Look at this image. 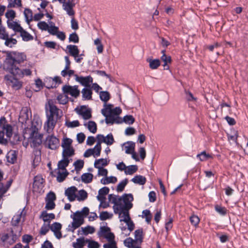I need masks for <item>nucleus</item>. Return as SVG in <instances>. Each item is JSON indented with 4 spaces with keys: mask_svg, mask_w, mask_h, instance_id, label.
<instances>
[{
    "mask_svg": "<svg viewBox=\"0 0 248 248\" xmlns=\"http://www.w3.org/2000/svg\"><path fill=\"white\" fill-rule=\"evenodd\" d=\"M110 202L114 204L113 209L115 214H117L119 211L129 210L132 206L131 202L133 200L132 194H125L123 197L115 195H110L108 196Z\"/></svg>",
    "mask_w": 248,
    "mask_h": 248,
    "instance_id": "1",
    "label": "nucleus"
},
{
    "mask_svg": "<svg viewBox=\"0 0 248 248\" xmlns=\"http://www.w3.org/2000/svg\"><path fill=\"white\" fill-rule=\"evenodd\" d=\"M121 112L122 109L120 107L113 108V106L110 104H105L104 108L102 109V113L106 116V122L108 124H122V118L119 116Z\"/></svg>",
    "mask_w": 248,
    "mask_h": 248,
    "instance_id": "2",
    "label": "nucleus"
},
{
    "mask_svg": "<svg viewBox=\"0 0 248 248\" xmlns=\"http://www.w3.org/2000/svg\"><path fill=\"white\" fill-rule=\"evenodd\" d=\"M4 61L5 66H12L15 64H20L26 60L27 56L22 52L16 51H7Z\"/></svg>",
    "mask_w": 248,
    "mask_h": 248,
    "instance_id": "3",
    "label": "nucleus"
},
{
    "mask_svg": "<svg viewBox=\"0 0 248 248\" xmlns=\"http://www.w3.org/2000/svg\"><path fill=\"white\" fill-rule=\"evenodd\" d=\"M21 230V227H18V234H17L16 232H15L13 229L2 233L0 237V240L3 246L5 247L8 248L15 243L18 237L20 235Z\"/></svg>",
    "mask_w": 248,
    "mask_h": 248,
    "instance_id": "4",
    "label": "nucleus"
},
{
    "mask_svg": "<svg viewBox=\"0 0 248 248\" xmlns=\"http://www.w3.org/2000/svg\"><path fill=\"white\" fill-rule=\"evenodd\" d=\"M46 117L52 116L53 118L57 120L61 117L62 111L59 109L53 103L51 100H48L46 104Z\"/></svg>",
    "mask_w": 248,
    "mask_h": 248,
    "instance_id": "5",
    "label": "nucleus"
},
{
    "mask_svg": "<svg viewBox=\"0 0 248 248\" xmlns=\"http://www.w3.org/2000/svg\"><path fill=\"white\" fill-rule=\"evenodd\" d=\"M0 126L2 129V131H0V136H1V134H4L5 133L7 138H10L12 135V127L11 125L6 124V119L4 117L0 119ZM6 139L0 137V143H5L6 142Z\"/></svg>",
    "mask_w": 248,
    "mask_h": 248,
    "instance_id": "6",
    "label": "nucleus"
},
{
    "mask_svg": "<svg viewBox=\"0 0 248 248\" xmlns=\"http://www.w3.org/2000/svg\"><path fill=\"white\" fill-rule=\"evenodd\" d=\"M72 140L65 138L62 140V157L69 158L74 155V149L72 146Z\"/></svg>",
    "mask_w": 248,
    "mask_h": 248,
    "instance_id": "7",
    "label": "nucleus"
},
{
    "mask_svg": "<svg viewBox=\"0 0 248 248\" xmlns=\"http://www.w3.org/2000/svg\"><path fill=\"white\" fill-rule=\"evenodd\" d=\"M4 80L6 84L14 90H18L22 87L23 82L13 76V75H5L4 77Z\"/></svg>",
    "mask_w": 248,
    "mask_h": 248,
    "instance_id": "8",
    "label": "nucleus"
},
{
    "mask_svg": "<svg viewBox=\"0 0 248 248\" xmlns=\"http://www.w3.org/2000/svg\"><path fill=\"white\" fill-rule=\"evenodd\" d=\"M128 210L121 211H119V213L118 214H119L120 221L125 222L129 231L131 232L134 229V224L130 218Z\"/></svg>",
    "mask_w": 248,
    "mask_h": 248,
    "instance_id": "9",
    "label": "nucleus"
},
{
    "mask_svg": "<svg viewBox=\"0 0 248 248\" xmlns=\"http://www.w3.org/2000/svg\"><path fill=\"white\" fill-rule=\"evenodd\" d=\"M135 143L129 141L124 143L123 144V150L127 154H131L132 158L136 161H139L140 158L135 151Z\"/></svg>",
    "mask_w": 248,
    "mask_h": 248,
    "instance_id": "10",
    "label": "nucleus"
},
{
    "mask_svg": "<svg viewBox=\"0 0 248 248\" xmlns=\"http://www.w3.org/2000/svg\"><path fill=\"white\" fill-rule=\"evenodd\" d=\"M37 26L40 30L47 31L50 34L53 35L58 29V27L56 26L53 22H49L47 24L45 21H40L38 23Z\"/></svg>",
    "mask_w": 248,
    "mask_h": 248,
    "instance_id": "11",
    "label": "nucleus"
},
{
    "mask_svg": "<svg viewBox=\"0 0 248 248\" xmlns=\"http://www.w3.org/2000/svg\"><path fill=\"white\" fill-rule=\"evenodd\" d=\"M57 120V118H53L52 116H47V117H46V121L44 124V129L45 131L48 134L52 133Z\"/></svg>",
    "mask_w": 248,
    "mask_h": 248,
    "instance_id": "12",
    "label": "nucleus"
},
{
    "mask_svg": "<svg viewBox=\"0 0 248 248\" xmlns=\"http://www.w3.org/2000/svg\"><path fill=\"white\" fill-rule=\"evenodd\" d=\"M26 214L24 209H21L13 216L11 223L13 226H17L24 221Z\"/></svg>",
    "mask_w": 248,
    "mask_h": 248,
    "instance_id": "13",
    "label": "nucleus"
},
{
    "mask_svg": "<svg viewBox=\"0 0 248 248\" xmlns=\"http://www.w3.org/2000/svg\"><path fill=\"white\" fill-rule=\"evenodd\" d=\"M46 145L51 150H56L59 147L60 141L53 135L48 136L45 141Z\"/></svg>",
    "mask_w": 248,
    "mask_h": 248,
    "instance_id": "14",
    "label": "nucleus"
},
{
    "mask_svg": "<svg viewBox=\"0 0 248 248\" xmlns=\"http://www.w3.org/2000/svg\"><path fill=\"white\" fill-rule=\"evenodd\" d=\"M56 199V197L55 193L53 192H49L46 198V206L45 208L48 210H51L55 208V201Z\"/></svg>",
    "mask_w": 248,
    "mask_h": 248,
    "instance_id": "15",
    "label": "nucleus"
},
{
    "mask_svg": "<svg viewBox=\"0 0 248 248\" xmlns=\"http://www.w3.org/2000/svg\"><path fill=\"white\" fill-rule=\"evenodd\" d=\"M96 139L100 145L102 143H105L108 145H111L114 142L113 135L111 134H109L106 136L101 134H98L96 137Z\"/></svg>",
    "mask_w": 248,
    "mask_h": 248,
    "instance_id": "16",
    "label": "nucleus"
},
{
    "mask_svg": "<svg viewBox=\"0 0 248 248\" xmlns=\"http://www.w3.org/2000/svg\"><path fill=\"white\" fill-rule=\"evenodd\" d=\"M75 0H68L65 3L62 4L63 9L66 12L67 14L73 16L75 15V11L73 8L75 6Z\"/></svg>",
    "mask_w": 248,
    "mask_h": 248,
    "instance_id": "17",
    "label": "nucleus"
},
{
    "mask_svg": "<svg viewBox=\"0 0 248 248\" xmlns=\"http://www.w3.org/2000/svg\"><path fill=\"white\" fill-rule=\"evenodd\" d=\"M43 134H40L38 131H32L30 140L34 146H37L40 145L42 142Z\"/></svg>",
    "mask_w": 248,
    "mask_h": 248,
    "instance_id": "18",
    "label": "nucleus"
},
{
    "mask_svg": "<svg viewBox=\"0 0 248 248\" xmlns=\"http://www.w3.org/2000/svg\"><path fill=\"white\" fill-rule=\"evenodd\" d=\"M75 78L76 81L86 87H90L91 84L93 82V78L90 76L87 77H79L77 75H75Z\"/></svg>",
    "mask_w": 248,
    "mask_h": 248,
    "instance_id": "19",
    "label": "nucleus"
},
{
    "mask_svg": "<svg viewBox=\"0 0 248 248\" xmlns=\"http://www.w3.org/2000/svg\"><path fill=\"white\" fill-rule=\"evenodd\" d=\"M63 92L65 94H69L74 97H77L80 93L77 86H64L62 88Z\"/></svg>",
    "mask_w": 248,
    "mask_h": 248,
    "instance_id": "20",
    "label": "nucleus"
},
{
    "mask_svg": "<svg viewBox=\"0 0 248 248\" xmlns=\"http://www.w3.org/2000/svg\"><path fill=\"white\" fill-rule=\"evenodd\" d=\"M44 179L42 176L37 175L34 178L33 184V190L36 192H41L43 186Z\"/></svg>",
    "mask_w": 248,
    "mask_h": 248,
    "instance_id": "21",
    "label": "nucleus"
},
{
    "mask_svg": "<svg viewBox=\"0 0 248 248\" xmlns=\"http://www.w3.org/2000/svg\"><path fill=\"white\" fill-rule=\"evenodd\" d=\"M72 218V228L73 231L78 228L84 223V218L79 213H75L73 215Z\"/></svg>",
    "mask_w": 248,
    "mask_h": 248,
    "instance_id": "22",
    "label": "nucleus"
},
{
    "mask_svg": "<svg viewBox=\"0 0 248 248\" xmlns=\"http://www.w3.org/2000/svg\"><path fill=\"white\" fill-rule=\"evenodd\" d=\"M77 191V188L75 186H71L65 190V195L67 197L70 201L72 202L76 199Z\"/></svg>",
    "mask_w": 248,
    "mask_h": 248,
    "instance_id": "23",
    "label": "nucleus"
},
{
    "mask_svg": "<svg viewBox=\"0 0 248 248\" xmlns=\"http://www.w3.org/2000/svg\"><path fill=\"white\" fill-rule=\"evenodd\" d=\"M61 229L62 225L58 222H55L50 226L51 230L54 232L55 236L58 239H60L62 237L61 232Z\"/></svg>",
    "mask_w": 248,
    "mask_h": 248,
    "instance_id": "24",
    "label": "nucleus"
},
{
    "mask_svg": "<svg viewBox=\"0 0 248 248\" xmlns=\"http://www.w3.org/2000/svg\"><path fill=\"white\" fill-rule=\"evenodd\" d=\"M7 68L10 70V75H13V76L16 77V76L19 78H23V74L22 73V69H20L16 65L12 66H6Z\"/></svg>",
    "mask_w": 248,
    "mask_h": 248,
    "instance_id": "25",
    "label": "nucleus"
},
{
    "mask_svg": "<svg viewBox=\"0 0 248 248\" xmlns=\"http://www.w3.org/2000/svg\"><path fill=\"white\" fill-rule=\"evenodd\" d=\"M55 172L57 174V180L59 182H62L66 178L68 174L66 170L56 169Z\"/></svg>",
    "mask_w": 248,
    "mask_h": 248,
    "instance_id": "26",
    "label": "nucleus"
},
{
    "mask_svg": "<svg viewBox=\"0 0 248 248\" xmlns=\"http://www.w3.org/2000/svg\"><path fill=\"white\" fill-rule=\"evenodd\" d=\"M84 120H88L92 117L91 111L86 108H81L78 112Z\"/></svg>",
    "mask_w": 248,
    "mask_h": 248,
    "instance_id": "27",
    "label": "nucleus"
},
{
    "mask_svg": "<svg viewBox=\"0 0 248 248\" xmlns=\"http://www.w3.org/2000/svg\"><path fill=\"white\" fill-rule=\"evenodd\" d=\"M7 24L9 29L13 30L16 32H19L23 28L20 24L15 21L7 22Z\"/></svg>",
    "mask_w": 248,
    "mask_h": 248,
    "instance_id": "28",
    "label": "nucleus"
},
{
    "mask_svg": "<svg viewBox=\"0 0 248 248\" xmlns=\"http://www.w3.org/2000/svg\"><path fill=\"white\" fill-rule=\"evenodd\" d=\"M109 162V161L106 158L96 159L94 161V167L96 169L104 168L108 164Z\"/></svg>",
    "mask_w": 248,
    "mask_h": 248,
    "instance_id": "29",
    "label": "nucleus"
},
{
    "mask_svg": "<svg viewBox=\"0 0 248 248\" xmlns=\"http://www.w3.org/2000/svg\"><path fill=\"white\" fill-rule=\"evenodd\" d=\"M117 181V178L116 177L113 176H108V175L106 177H103L100 180L101 183L103 185L115 184Z\"/></svg>",
    "mask_w": 248,
    "mask_h": 248,
    "instance_id": "30",
    "label": "nucleus"
},
{
    "mask_svg": "<svg viewBox=\"0 0 248 248\" xmlns=\"http://www.w3.org/2000/svg\"><path fill=\"white\" fill-rule=\"evenodd\" d=\"M84 126L88 128L90 132L94 134L97 131V125L96 123L92 121L88 122H85L83 124Z\"/></svg>",
    "mask_w": 248,
    "mask_h": 248,
    "instance_id": "31",
    "label": "nucleus"
},
{
    "mask_svg": "<svg viewBox=\"0 0 248 248\" xmlns=\"http://www.w3.org/2000/svg\"><path fill=\"white\" fill-rule=\"evenodd\" d=\"M88 239H85L84 238H80L76 239V242L72 243L74 248H82L87 243Z\"/></svg>",
    "mask_w": 248,
    "mask_h": 248,
    "instance_id": "32",
    "label": "nucleus"
},
{
    "mask_svg": "<svg viewBox=\"0 0 248 248\" xmlns=\"http://www.w3.org/2000/svg\"><path fill=\"white\" fill-rule=\"evenodd\" d=\"M131 181L134 184L143 185L146 182V179L142 175H137L131 179Z\"/></svg>",
    "mask_w": 248,
    "mask_h": 248,
    "instance_id": "33",
    "label": "nucleus"
},
{
    "mask_svg": "<svg viewBox=\"0 0 248 248\" xmlns=\"http://www.w3.org/2000/svg\"><path fill=\"white\" fill-rule=\"evenodd\" d=\"M67 48L69 51L70 55L73 57H78L79 53V50L77 46L75 45H68Z\"/></svg>",
    "mask_w": 248,
    "mask_h": 248,
    "instance_id": "34",
    "label": "nucleus"
},
{
    "mask_svg": "<svg viewBox=\"0 0 248 248\" xmlns=\"http://www.w3.org/2000/svg\"><path fill=\"white\" fill-rule=\"evenodd\" d=\"M165 51L162 50V56L161 57V60L162 62H164L163 66L165 69H168L169 67L168 66V63H170L171 62V57L170 56H167L165 53Z\"/></svg>",
    "mask_w": 248,
    "mask_h": 248,
    "instance_id": "35",
    "label": "nucleus"
},
{
    "mask_svg": "<svg viewBox=\"0 0 248 248\" xmlns=\"http://www.w3.org/2000/svg\"><path fill=\"white\" fill-rule=\"evenodd\" d=\"M40 217L42 218L44 222H47L49 223L51 220L55 218V215L53 213L48 214L46 211H43Z\"/></svg>",
    "mask_w": 248,
    "mask_h": 248,
    "instance_id": "36",
    "label": "nucleus"
},
{
    "mask_svg": "<svg viewBox=\"0 0 248 248\" xmlns=\"http://www.w3.org/2000/svg\"><path fill=\"white\" fill-rule=\"evenodd\" d=\"M70 159L69 158L62 157V159L58 162L57 169L61 170H66V167L68 165Z\"/></svg>",
    "mask_w": 248,
    "mask_h": 248,
    "instance_id": "37",
    "label": "nucleus"
},
{
    "mask_svg": "<svg viewBox=\"0 0 248 248\" xmlns=\"http://www.w3.org/2000/svg\"><path fill=\"white\" fill-rule=\"evenodd\" d=\"M81 93L84 100H91L92 91L91 89L84 88L81 91Z\"/></svg>",
    "mask_w": 248,
    "mask_h": 248,
    "instance_id": "38",
    "label": "nucleus"
},
{
    "mask_svg": "<svg viewBox=\"0 0 248 248\" xmlns=\"http://www.w3.org/2000/svg\"><path fill=\"white\" fill-rule=\"evenodd\" d=\"M42 121L39 118L34 119L32 123V131H38L42 127Z\"/></svg>",
    "mask_w": 248,
    "mask_h": 248,
    "instance_id": "39",
    "label": "nucleus"
},
{
    "mask_svg": "<svg viewBox=\"0 0 248 248\" xmlns=\"http://www.w3.org/2000/svg\"><path fill=\"white\" fill-rule=\"evenodd\" d=\"M4 40L5 41L4 45L10 48L14 47L17 42L16 39L12 38V36L11 37H9V35Z\"/></svg>",
    "mask_w": 248,
    "mask_h": 248,
    "instance_id": "40",
    "label": "nucleus"
},
{
    "mask_svg": "<svg viewBox=\"0 0 248 248\" xmlns=\"http://www.w3.org/2000/svg\"><path fill=\"white\" fill-rule=\"evenodd\" d=\"M197 157L201 161H205L213 158V156L211 154L207 153L205 151H203L197 155Z\"/></svg>",
    "mask_w": 248,
    "mask_h": 248,
    "instance_id": "41",
    "label": "nucleus"
},
{
    "mask_svg": "<svg viewBox=\"0 0 248 248\" xmlns=\"http://www.w3.org/2000/svg\"><path fill=\"white\" fill-rule=\"evenodd\" d=\"M24 15L26 19V21L29 24L30 22L33 20V14L32 11L28 8H26L24 11Z\"/></svg>",
    "mask_w": 248,
    "mask_h": 248,
    "instance_id": "42",
    "label": "nucleus"
},
{
    "mask_svg": "<svg viewBox=\"0 0 248 248\" xmlns=\"http://www.w3.org/2000/svg\"><path fill=\"white\" fill-rule=\"evenodd\" d=\"M137 244L135 240L130 237L126 238L124 241V246L128 248H137L138 247L136 246Z\"/></svg>",
    "mask_w": 248,
    "mask_h": 248,
    "instance_id": "43",
    "label": "nucleus"
},
{
    "mask_svg": "<svg viewBox=\"0 0 248 248\" xmlns=\"http://www.w3.org/2000/svg\"><path fill=\"white\" fill-rule=\"evenodd\" d=\"M16 154L15 150L10 151L7 155L8 161L11 163H14L16 160Z\"/></svg>",
    "mask_w": 248,
    "mask_h": 248,
    "instance_id": "44",
    "label": "nucleus"
},
{
    "mask_svg": "<svg viewBox=\"0 0 248 248\" xmlns=\"http://www.w3.org/2000/svg\"><path fill=\"white\" fill-rule=\"evenodd\" d=\"M143 231L142 229H139L135 232V241L138 244H140L142 241Z\"/></svg>",
    "mask_w": 248,
    "mask_h": 248,
    "instance_id": "45",
    "label": "nucleus"
},
{
    "mask_svg": "<svg viewBox=\"0 0 248 248\" xmlns=\"http://www.w3.org/2000/svg\"><path fill=\"white\" fill-rule=\"evenodd\" d=\"M21 37L24 41H29L33 39V36L23 28L19 32Z\"/></svg>",
    "mask_w": 248,
    "mask_h": 248,
    "instance_id": "46",
    "label": "nucleus"
},
{
    "mask_svg": "<svg viewBox=\"0 0 248 248\" xmlns=\"http://www.w3.org/2000/svg\"><path fill=\"white\" fill-rule=\"evenodd\" d=\"M19 119L23 123L29 119L28 110L27 108H24L21 109L19 115Z\"/></svg>",
    "mask_w": 248,
    "mask_h": 248,
    "instance_id": "47",
    "label": "nucleus"
},
{
    "mask_svg": "<svg viewBox=\"0 0 248 248\" xmlns=\"http://www.w3.org/2000/svg\"><path fill=\"white\" fill-rule=\"evenodd\" d=\"M5 17L7 19V22L14 21L16 16V12L12 9L8 10L5 13Z\"/></svg>",
    "mask_w": 248,
    "mask_h": 248,
    "instance_id": "48",
    "label": "nucleus"
},
{
    "mask_svg": "<svg viewBox=\"0 0 248 248\" xmlns=\"http://www.w3.org/2000/svg\"><path fill=\"white\" fill-rule=\"evenodd\" d=\"M93 175L90 173H83L81 176V181L84 183H90L92 181Z\"/></svg>",
    "mask_w": 248,
    "mask_h": 248,
    "instance_id": "49",
    "label": "nucleus"
},
{
    "mask_svg": "<svg viewBox=\"0 0 248 248\" xmlns=\"http://www.w3.org/2000/svg\"><path fill=\"white\" fill-rule=\"evenodd\" d=\"M87 192L85 190L82 189L78 191L76 198L78 201H83L87 198Z\"/></svg>",
    "mask_w": 248,
    "mask_h": 248,
    "instance_id": "50",
    "label": "nucleus"
},
{
    "mask_svg": "<svg viewBox=\"0 0 248 248\" xmlns=\"http://www.w3.org/2000/svg\"><path fill=\"white\" fill-rule=\"evenodd\" d=\"M138 169V168L137 165L126 166L124 173L126 175H132L137 171Z\"/></svg>",
    "mask_w": 248,
    "mask_h": 248,
    "instance_id": "51",
    "label": "nucleus"
},
{
    "mask_svg": "<svg viewBox=\"0 0 248 248\" xmlns=\"http://www.w3.org/2000/svg\"><path fill=\"white\" fill-rule=\"evenodd\" d=\"M113 214L107 211H103L100 212L99 217L102 221L108 219H110L112 217Z\"/></svg>",
    "mask_w": 248,
    "mask_h": 248,
    "instance_id": "52",
    "label": "nucleus"
},
{
    "mask_svg": "<svg viewBox=\"0 0 248 248\" xmlns=\"http://www.w3.org/2000/svg\"><path fill=\"white\" fill-rule=\"evenodd\" d=\"M92 149L94 157H96L100 156L102 149L101 145H100L99 143L97 142V144L95 145V146Z\"/></svg>",
    "mask_w": 248,
    "mask_h": 248,
    "instance_id": "53",
    "label": "nucleus"
},
{
    "mask_svg": "<svg viewBox=\"0 0 248 248\" xmlns=\"http://www.w3.org/2000/svg\"><path fill=\"white\" fill-rule=\"evenodd\" d=\"M149 66L152 69H155L160 65V62L158 59L149 60Z\"/></svg>",
    "mask_w": 248,
    "mask_h": 248,
    "instance_id": "54",
    "label": "nucleus"
},
{
    "mask_svg": "<svg viewBox=\"0 0 248 248\" xmlns=\"http://www.w3.org/2000/svg\"><path fill=\"white\" fill-rule=\"evenodd\" d=\"M238 136V133L237 131L232 129L231 130L230 133L228 134V139L229 140H232L234 142H236L237 137Z\"/></svg>",
    "mask_w": 248,
    "mask_h": 248,
    "instance_id": "55",
    "label": "nucleus"
},
{
    "mask_svg": "<svg viewBox=\"0 0 248 248\" xmlns=\"http://www.w3.org/2000/svg\"><path fill=\"white\" fill-rule=\"evenodd\" d=\"M135 122V118L130 115H126L123 118H122V123H125L128 124H132Z\"/></svg>",
    "mask_w": 248,
    "mask_h": 248,
    "instance_id": "56",
    "label": "nucleus"
},
{
    "mask_svg": "<svg viewBox=\"0 0 248 248\" xmlns=\"http://www.w3.org/2000/svg\"><path fill=\"white\" fill-rule=\"evenodd\" d=\"M142 217L145 218L146 221L150 223L152 218V215L148 210H145L142 211Z\"/></svg>",
    "mask_w": 248,
    "mask_h": 248,
    "instance_id": "57",
    "label": "nucleus"
},
{
    "mask_svg": "<svg viewBox=\"0 0 248 248\" xmlns=\"http://www.w3.org/2000/svg\"><path fill=\"white\" fill-rule=\"evenodd\" d=\"M57 99L61 104L64 105L68 102V97L65 93L59 94L57 97Z\"/></svg>",
    "mask_w": 248,
    "mask_h": 248,
    "instance_id": "58",
    "label": "nucleus"
},
{
    "mask_svg": "<svg viewBox=\"0 0 248 248\" xmlns=\"http://www.w3.org/2000/svg\"><path fill=\"white\" fill-rule=\"evenodd\" d=\"M94 44L96 46V49L98 53H101L103 51V46L99 38H97L94 41Z\"/></svg>",
    "mask_w": 248,
    "mask_h": 248,
    "instance_id": "59",
    "label": "nucleus"
},
{
    "mask_svg": "<svg viewBox=\"0 0 248 248\" xmlns=\"http://www.w3.org/2000/svg\"><path fill=\"white\" fill-rule=\"evenodd\" d=\"M22 6L21 0H11L8 3V7H20Z\"/></svg>",
    "mask_w": 248,
    "mask_h": 248,
    "instance_id": "60",
    "label": "nucleus"
},
{
    "mask_svg": "<svg viewBox=\"0 0 248 248\" xmlns=\"http://www.w3.org/2000/svg\"><path fill=\"white\" fill-rule=\"evenodd\" d=\"M110 232V229L107 227H102L100 228L98 234L100 237H105Z\"/></svg>",
    "mask_w": 248,
    "mask_h": 248,
    "instance_id": "61",
    "label": "nucleus"
},
{
    "mask_svg": "<svg viewBox=\"0 0 248 248\" xmlns=\"http://www.w3.org/2000/svg\"><path fill=\"white\" fill-rule=\"evenodd\" d=\"M65 125L68 128H74L78 127L79 125V122L78 120L73 121H66Z\"/></svg>",
    "mask_w": 248,
    "mask_h": 248,
    "instance_id": "62",
    "label": "nucleus"
},
{
    "mask_svg": "<svg viewBox=\"0 0 248 248\" xmlns=\"http://www.w3.org/2000/svg\"><path fill=\"white\" fill-rule=\"evenodd\" d=\"M189 219L190 223L193 226L195 227L198 226L200 219L197 216L193 215L190 217Z\"/></svg>",
    "mask_w": 248,
    "mask_h": 248,
    "instance_id": "63",
    "label": "nucleus"
},
{
    "mask_svg": "<svg viewBox=\"0 0 248 248\" xmlns=\"http://www.w3.org/2000/svg\"><path fill=\"white\" fill-rule=\"evenodd\" d=\"M99 95L100 99L104 102H107L110 98L109 93L106 91L100 92Z\"/></svg>",
    "mask_w": 248,
    "mask_h": 248,
    "instance_id": "64",
    "label": "nucleus"
}]
</instances>
